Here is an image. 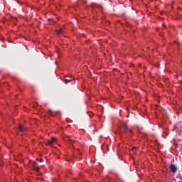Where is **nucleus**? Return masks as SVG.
I'll list each match as a JSON object with an SVG mask.
<instances>
[{
  "mask_svg": "<svg viewBox=\"0 0 182 182\" xmlns=\"http://www.w3.org/2000/svg\"><path fill=\"white\" fill-rule=\"evenodd\" d=\"M122 129L124 134H129V133H133V131H132V129H130L129 128L127 124H126L125 123H122V125L119 127V130L117 132V134H119V136H120V137H122V136H123V133H122V131H120V130H122Z\"/></svg>",
  "mask_w": 182,
  "mask_h": 182,
  "instance_id": "1",
  "label": "nucleus"
},
{
  "mask_svg": "<svg viewBox=\"0 0 182 182\" xmlns=\"http://www.w3.org/2000/svg\"><path fill=\"white\" fill-rule=\"evenodd\" d=\"M170 170L172 173H177V166H176L174 164H171Z\"/></svg>",
  "mask_w": 182,
  "mask_h": 182,
  "instance_id": "2",
  "label": "nucleus"
},
{
  "mask_svg": "<svg viewBox=\"0 0 182 182\" xmlns=\"http://www.w3.org/2000/svg\"><path fill=\"white\" fill-rule=\"evenodd\" d=\"M55 141V139L53 138L51 140L47 141V142L45 143L46 146H53V142Z\"/></svg>",
  "mask_w": 182,
  "mask_h": 182,
  "instance_id": "3",
  "label": "nucleus"
},
{
  "mask_svg": "<svg viewBox=\"0 0 182 182\" xmlns=\"http://www.w3.org/2000/svg\"><path fill=\"white\" fill-rule=\"evenodd\" d=\"M18 130H19L21 132H24L25 131V128H23V126H22V125H18Z\"/></svg>",
  "mask_w": 182,
  "mask_h": 182,
  "instance_id": "4",
  "label": "nucleus"
},
{
  "mask_svg": "<svg viewBox=\"0 0 182 182\" xmlns=\"http://www.w3.org/2000/svg\"><path fill=\"white\" fill-rule=\"evenodd\" d=\"M58 35H63V28H60L59 30L56 31Z\"/></svg>",
  "mask_w": 182,
  "mask_h": 182,
  "instance_id": "5",
  "label": "nucleus"
},
{
  "mask_svg": "<svg viewBox=\"0 0 182 182\" xmlns=\"http://www.w3.org/2000/svg\"><path fill=\"white\" fill-rule=\"evenodd\" d=\"M70 82H72V79H70V80L65 79L64 80V83H65V85H68V83H70Z\"/></svg>",
  "mask_w": 182,
  "mask_h": 182,
  "instance_id": "6",
  "label": "nucleus"
},
{
  "mask_svg": "<svg viewBox=\"0 0 182 182\" xmlns=\"http://www.w3.org/2000/svg\"><path fill=\"white\" fill-rule=\"evenodd\" d=\"M34 170H35L36 171H39L40 168H39V167L36 166V167H34Z\"/></svg>",
  "mask_w": 182,
  "mask_h": 182,
  "instance_id": "7",
  "label": "nucleus"
},
{
  "mask_svg": "<svg viewBox=\"0 0 182 182\" xmlns=\"http://www.w3.org/2000/svg\"><path fill=\"white\" fill-rule=\"evenodd\" d=\"M38 161H40V163H43V159L40 158V159H38Z\"/></svg>",
  "mask_w": 182,
  "mask_h": 182,
  "instance_id": "8",
  "label": "nucleus"
},
{
  "mask_svg": "<svg viewBox=\"0 0 182 182\" xmlns=\"http://www.w3.org/2000/svg\"><path fill=\"white\" fill-rule=\"evenodd\" d=\"M48 113L49 114L52 115V113H53L52 109H48Z\"/></svg>",
  "mask_w": 182,
  "mask_h": 182,
  "instance_id": "9",
  "label": "nucleus"
},
{
  "mask_svg": "<svg viewBox=\"0 0 182 182\" xmlns=\"http://www.w3.org/2000/svg\"><path fill=\"white\" fill-rule=\"evenodd\" d=\"M136 147H133V148H132V151H136Z\"/></svg>",
  "mask_w": 182,
  "mask_h": 182,
  "instance_id": "10",
  "label": "nucleus"
},
{
  "mask_svg": "<svg viewBox=\"0 0 182 182\" xmlns=\"http://www.w3.org/2000/svg\"><path fill=\"white\" fill-rule=\"evenodd\" d=\"M36 106H38V102L34 103V107H36Z\"/></svg>",
  "mask_w": 182,
  "mask_h": 182,
  "instance_id": "11",
  "label": "nucleus"
},
{
  "mask_svg": "<svg viewBox=\"0 0 182 182\" xmlns=\"http://www.w3.org/2000/svg\"><path fill=\"white\" fill-rule=\"evenodd\" d=\"M12 18V19H14V21H16V18H15V17H11Z\"/></svg>",
  "mask_w": 182,
  "mask_h": 182,
  "instance_id": "12",
  "label": "nucleus"
},
{
  "mask_svg": "<svg viewBox=\"0 0 182 182\" xmlns=\"http://www.w3.org/2000/svg\"><path fill=\"white\" fill-rule=\"evenodd\" d=\"M73 143H76V141H73Z\"/></svg>",
  "mask_w": 182,
  "mask_h": 182,
  "instance_id": "13",
  "label": "nucleus"
},
{
  "mask_svg": "<svg viewBox=\"0 0 182 182\" xmlns=\"http://www.w3.org/2000/svg\"><path fill=\"white\" fill-rule=\"evenodd\" d=\"M115 134H117V132H114Z\"/></svg>",
  "mask_w": 182,
  "mask_h": 182,
  "instance_id": "14",
  "label": "nucleus"
},
{
  "mask_svg": "<svg viewBox=\"0 0 182 182\" xmlns=\"http://www.w3.org/2000/svg\"><path fill=\"white\" fill-rule=\"evenodd\" d=\"M50 18H48V21H50Z\"/></svg>",
  "mask_w": 182,
  "mask_h": 182,
  "instance_id": "15",
  "label": "nucleus"
},
{
  "mask_svg": "<svg viewBox=\"0 0 182 182\" xmlns=\"http://www.w3.org/2000/svg\"><path fill=\"white\" fill-rule=\"evenodd\" d=\"M90 117H92V115H90Z\"/></svg>",
  "mask_w": 182,
  "mask_h": 182,
  "instance_id": "16",
  "label": "nucleus"
}]
</instances>
